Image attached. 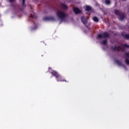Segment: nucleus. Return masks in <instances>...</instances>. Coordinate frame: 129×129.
Here are the masks:
<instances>
[{"mask_svg": "<svg viewBox=\"0 0 129 129\" xmlns=\"http://www.w3.org/2000/svg\"><path fill=\"white\" fill-rule=\"evenodd\" d=\"M61 7L62 10H68V7L67 5H65L64 4H61Z\"/></svg>", "mask_w": 129, "mask_h": 129, "instance_id": "obj_12", "label": "nucleus"}, {"mask_svg": "<svg viewBox=\"0 0 129 129\" xmlns=\"http://www.w3.org/2000/svg\"><path fill=\"white\" fill-rule=\"evenodd\" d=\"M102 38H109V34L108 32H105L101 34H98L97 36V39L100 40V39H102Z\"/></svg>", "mask_w": 129, "mask_h": 129, "instance_id": "obj_3", "label": "nucleus"}, {"mask_svg": "<svg viewBox=\"0 0 129 129\" xmlns=\"http://www.w3.org/2000/svg\"><path fill=\"white\" fill-rule=\"evenodd\" d=\"M81 21L82 23H83V24H84V25H86V24L87 23V20L86 19H85V17L84 16H82L81 18Z\"/></svg>", "mask_w": 129, "mask_h": 129, "instance_id": "obj_8", "label": "nucleus"}, {"mask_svg": "<svg viewBox=\"0 0 129 129\" xmlns=\"http://www.w3.org/2000/svg\"><path fill=\"white\" fill-rule=\"evenodd\" d=\"M73 11L76 15H77V14H80V13H81V11H80V9H79L78 8H74L73 9Z\"/></svg>", "mask_w": 129, "mask_h": 129, "instance_id": "obj_9", "label": "nucleus"}, {"mask_svg": "<svg viewBox=\"0 0 129 129\" xmlns=\"http://www.w3.org/2000/svg\"><path fill=\"white\" fill-rule=\"evenodd\" d=\"M124 54L127 57V58H129V53L125 52Z\"/></svg>", "mask_w": 129, "mask_h": 129, "instance_id": "obj_20", "label": "nucleus"}, {"mask_svg": "<svg viewBox=\"0 0 129 129\" xmlns=\"http://www.w3.org/2000/svg\"><path fill=\"white\" fill-rule=\"evenodd\" d=\"M122 13L120 12L119 10L115 9L114 10V14L116 15V16H121Z\"/></svg>", "mask_w": 129, "mask_h": 129, "instance_id": "obj_11", "label": "nucleus"}, {"mask_svg": "<svg viewBox=\"0 0 129 129\" xmlns=\"http://www.w3.org/2000/svg\"><path fill=\"white\" fill-rule=\"evenodd\" d=\"M93 21H94V22H95V23H98V22H99L98 18L95 16L93 18Z\"/></svg>", "mask_w": 129, "mask_h": 129, "instance_id": "obj_14", "label": "nucleus"}, {"mask_svg": "<svg viewBox=\"0 0 129 129\" xmlns=\"http://www.w3.org/2000/svg\"><path fill=\"white\" fill-rule=\"evenodd\" d=\"M10 3H14L15 2V0H9Z\"/></svg>", "mask_w": 129, "mask_h": 129, "instance_id": "obj_22", "label": "nucleus"}, {"mask_svg": "<svg viewBox=\"0 0 129 129\" xmlns=\"http://www.w3.org/2000/svg\"><path fill=\"white\" fill-rule=\"evenodd\" d=\"M125 63L127 64V65H129V60L128 59H127V58H126L125 59Z\"/></svg>", "mask_w": 129, "mask_h": 129, "instance_id": "obj_17", "label": "nucleus"}, {"mask_svg": "<svg viewBox=\"0 0 129 129\" xmlns=\"http://www.w3.org/2000/svg\"><path fill=\"white\" fill-rule=\"evenodd\" d=\"M122 48H121V52H124L125 51V48H129V45L125 43L123 45H121Z\"/></svg>", "mask_w": 129, "mask_h": 129, "instance_id": "obj_5", "label": "nucleus"}, {"mask_svg": "<svg viewBox=\"0 0 129 129\" xmlns=\"http://www.w3.org/2000/svg\"><path fill=\"white\" fill-rule=\"evenodd\" d=\"M56 15L57 18L61 20V21H64V20H65V19L68 17V15L64 13V12L59 11L56 12Z\"/></svg>", "mask_w": 129, "mask_h": 129, "instance_id": "obj_2", "label": "nucleus"}, {"mask_svg": "<svg viewBox=\"0 0 129 129\" xmlns=\"http://www.w3.org/2000/svg\"><path fill=\"white\" fill-rule=\"evenodd\" d=\"M51 69H52V68H48V70H51Z\"/></svg>", "mask_w": 129, "mask_h": 129, "instance_id": "obj_23", "label": "nucleus"}, {"mask_svg": "<svg viewBox=\"0 0 129 129\" xmlns=\"http://www.w3.org/2000/svg\"><path fill=\"white\" fill-rule=\"evenodd\" d=\"M86 11H87V12H89L91 11V8L90 7V6H87L86 7Z\"/></svg>", "mask_w": 129, "mask_h": 129, "instance_id": "obj_15", "label": "nucleus"}, {"mask_svg": "<svg viewBox=\"0 0 129 129\" xmlns=\"http://www.w3.org/2000/svg\"><path fill=\"white\" fill-rule=\"evenodd\" d=\"M121 35L125 39H129V34H125L124 32H122Z\"/></svg>", "mask_w": 129, "mask_h": 129, "instance_id": "obj_13", "label": "nucleus"}, {"mask_svg": "<svg viewBox=\"0 0 129 129\" xmlns=\"http://www.w3.org/2000/svg\"><path fill=\"white\" fill-rule=\"evenodd\" d=\"M25 2H26V0H22V6H25Z\"/></svg>", "mask_w": 129, "mask_h": 129, "instance_id": "obj_21", "label": "nucleus"}, {"mask_svg": "<svg viewBox=\"0 0 129 129\" xmlns=\"http://www.w3.org/2000/svg\"><path fill=\"white\" fill-rule=\"evenodd\" d=\"M119 20H120V21H123V20H124V19H125V14H124V13H121L120 16H119Z\"/></svg>", "mask_w": 129, "mask_h": 129, "instance_id": "obj_7", "label": "nucleus"}, {"mask_svg": "<svg viewBox=\"0 0 129 129\" xmlns=\"http://www.w3.org/2000/svg\"><path fill=\"white\" fill-rule=\"evenodd\" d=\"M55 17L53 16H50L49 17H45L44 18V21H55Z\"/></svg>", "mask_w": 129, "mask_h": 129, "instance_id": "obj_6", "label": "nucleus"}, {"mask_svg": "<svg viewBox=\"0 0 129 129\" xmlns=\"http://www.w3.org/2000/svg\"><path fill=\"white\" fill-rule=\"evenodd\" d=\"M50 74H52L53 76H54V77H55L57 82H69L66 80L63 79V78H62V77H61V76L56 71L52 70L50 72Z\"/></svg>", "mask_w": 129, "mask_h": 129, "instance_id": "obj_1", "label": "nucleus"}, {"mask_svg": "<svg viewBox=\"0 0 129 129\" xmlns=\"http://www.w3.org/2000/svg\"><path fill=\"white\" fill-rule=\"evenodd\" d=\"M105 5H108L110 4V0H105Z\"/></svg>", "mask_w": 129, "mask_h": 129, "instance_id": "obj_16", "label": "nucleus"}, {"mask_svg": "<svg viewBox=\"0 0 129 129\" xmlns=\"http://www.w3.org/2000/svg\"><path fill=\"white\" fill-rule=\"evenodd\" d=\"M30 15H31L30 17L31 18H35V17L34 16V12H32V14L31 13Z\"/></svg>", "mask_w": 129, "mask_h": 129, "instance_id": "obj_19", "label": "nucleus"}, {"mask_svg": "<svg viewBox=\"0 0 129 129\" xmlns=\"http://www.w3.org/2000/svg\"><path fill=\"white\" fill-rule=\"evenodd\" d=\"M119 48H121L120 46H116V45H114V46L111 47V49L112 51H117V52L119 51Z\"/></svg>", "mask_w": 129, "mask_h": 129, "instance_id": "obj_4", "label": "nucleus"}, {"mask_svg": "<svg viewBox=\"0 0 129 129\" xmlns=\"http://www.w3.org/2000/svg\"><path fill=\"white\" fill-rule=\"evenodd\" d=\"M115 61L119 66H123V67H125V66H124L123 64H122L121 61H119L118 59H115Z\"/></svg>", "mask_w": 129, "mask_h": 129, "instance_id": "obj_10", "label": "nucleus"}, {"mask_svg": "<svg viewBox=\"0 0 129 129\" xmlns=\"http://www.w3.org/2000/svg\"><path fill=\"white\" fill-rule=\"evenodd\" d=\"M102 44L103 45H106V44H107V41L106 40H103L102 41Z\"/></svg>", "mask_w": 129, "mask_h": 129, "instance_id": "obj_18", "label": "nucleus"}]
</instances>
